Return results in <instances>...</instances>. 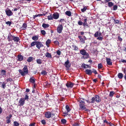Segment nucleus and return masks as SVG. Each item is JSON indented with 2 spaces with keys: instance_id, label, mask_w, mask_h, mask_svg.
<instances>
[{
  "instance_id": "nucleus-1",
  "label": "nucleus",
  "mask_w": 126,
  "mask_h": 126,
  "mask_svg": "<svg viewBox=\"0 0 126 126\" xmlns=\"http://www.w3.org/2000/svg\"><path fill=\"white\" fill-rule=\"evenodd\" d=\"M23 70L21 69L18 70L19 72L21 75L22 76H25L26 74H27L28 73V70L27 65H25L23 69Z\"/></svg>"
},
{
  "instance_id": "nucleus-2",
  "label": "nucleus",
  "mask_w": 126,
  "mask_h": 126,
  "mask_svg": "<svg viewBox=\"0 0 126 126\" xmlns=\"http://www.w3.org/2000/svg\"><path fill=\"white\" fill-rule=\"evenodd\" d=\"M91 103H94L95 101L97 103H99L101 101V98H100L99 96L98 95H96L95 97H93L91 99Z\"/></svg>"
},
{
  "instance_id": "nucleus-3",
  "label": "nucleus",
  "mask_w": 126,
  "mask_h": 126,
  "mask_svg": "<svg viewBox=\"0 0 126 126\" xmlns=\"http://www.w3.org/2000/svg\"><path fill=\"white\" fill-rule=\"evenodd\" d=\"M80 54L83 56V57L84 59H87L89 57V56L88 53L86 52L85 50L83 49L81 50H80Z\"/></svg>"
},
{
  "instance_id": "nucleus-4",
  "label": "nucleus",
  "mask_w": 126,
  "mask_h": 126,
  "mask_svg": "<svg viewBox=\"0 0 126 126\" xmlns=\"http://www.w3.org/2000/svg\"><path fill=\"white\" fill-rule=\"evenodd\" d=\"M79 110H85V111H88L89 110L86 109L85 105L84 104H79Z\"/></svg>"
},
{
  "instance_id": "nucleus-5",
  "label": "nucleus",
  "mask_w": 126,
  "mask_h": 126,
  "mask_svg": "<svg viewBox=\"0 0 126 126\" xmlns=\"http://www.w3.org/2000/svg\"><path fill=\"white\" fill-rule=\"evenodd\" d=\"M63 24L62 23L60 25H59L57 28V32L60 33H61L63 29Z\"/></svg>"
},
{
  "instance_id": "nucleus-6",
  "label": "nucleus",
  "mask_w": 126,
  "mask_h": 126,
  "mask_svg": "<svg viewBox=\"0 0 126 126\" xmlns=\"http://www.w3.org/2000/svg\"><path fill=\"white\" fill-rule=\"evenodd\" d=\"M71 63L69 62L68 59H67V61L65 62L64 64V65L67 68V70L69 69V68L71 66Z\"/></svg>"
},
{
  "instance_id": "nucleus-7",
  "label": "nucleus",
  "mask_w": 126,
  "mask_h": 126,
  "mask_svg": "<svg viewBox=\"0 0 126 126\" xmlns=\"http://www.w3.org/2000/svg\"><path fill=\"white\" fill-rule=\"evenodd\" d=\"M5 12L6 15L8 16H11L13 14L12 11L9 8H8V10H5Z\"/></svg>"
},
{
  "instance_id": "nucleus-8",
  "label": "nucleus",
  "mask_w": 126,
  "mask_h": 126,
  "mask_svg": "<svg viewBox=\"0 0 126 126\" xmlns=\"http://www.w3.org/2000/svg\"><path fill=\"white\" fill-rule=\"evenodd\" d=\"M75 84L70 81L66 83V85L67 88H72L73 87Z\"/></svg>"
},
{
  "instance_id": "nucleus-9",
  "label": "nucleus",
  "mask_w": 126,
  "mask_h": 126,
  "mask_svg": "<svg viewBox=\"0 0 126 126\" xmlns=\"http://www.w3.org/2000/svg\"><path fill=\"white\" fill-rule=\"evenodd\" d=\"M14 36L12 35L10 32L7 37V39L8 41L10 42L13 40Z\"/></svg>"
},
{
  "instance_id": "nucleus-10",
  "label": "nucleus",
  "mask_w": 126,
  "mask_h": 126,
  "mask_svg": "<svg viewBox=\"0 0 126 126\" xmlns=\"http://www.w3.org/2000/svg\"><path fill=\"white\" fill-rule=\"evenodd\" d=\"M45 116L47 118H50L51 116V113L49 111L46 112L45 113Z\"/></svg>"
},
{
  "instance_id": "nucleus-11",
  "label": "nucleus",
  "mask_w": 126,
  "mask_h": 126,
  "mask_svg": "<svg viewBox=\"0 0 126 126\" xmlns=\"http://www.w3.org/2000/svg\"><path fill=\"white\" fill-rule=\"evenodd\" d=\"M24 99L23 98H21L19 101V105L20 106H22L25 103Z\"/></svg>"
},
{
  "instance_id": "nucleus-12",
  "label": "nucleus",
  "mask_w": 126,
  "mask_h": 126,
  "mask_svg": "<svg viewBox=\"0 0 126 126\" xmlns=\"http://www.w3.org/2000/svg\"><path fill=\"white\" fill-rule=\"evenodd\" d=\"M36 47L39 49H40V47L43 46V45L41 42L38 41H36Z\"/></svg>"
},
{
  "instance_id": "nucleus-13",
  "label": "nucleus",
  "mask_w": 126,
  "mask_h": 126,
  "mask_svg": "<svg viewBox=\"0 0 126 126\" xmlns=\"http://www.w3.org/2000/svg\"><path fill=\"white\" fill-rule=\"evenodd\" d=\"M85 72L86 74L89 75H91L93 73V71L91 69H87L85 70Z\"/></svg>"
},
{
  "instance_id": "nucleus-14",
  "label": "nucleus",
  "mask_w": 126,
  "mask_h": 126,
  "mask_svg": "<svg viewBox=\"0 0 126 126\" xmlns=\"http://www.w3.org/2000/svg\"><path fill=\"white\" fill-rule=\"evenodd\" d=\"M53 18L55 19H57L59 17V14L57 13H54L53 14Z\"/></svg>"
},
{
  "instance_id": "nucleus-15",
  "label": "nucleus",
  "mask_w": 126,
  "mask_h": 126,
  "mask_svg": "<svg viewBox=\"0 0 126 126\" xmlns=\"http://www.w3.org/2000/svg\"><path fill=\"white\" fill-rule=\"evenodd\" d=\"M106 60L108 64L110 65H112V63L111 62V60L110 58H107Z\"/></svg>"
},
{
  "instance_id": "nucleus-16",
  "label": "nucleus",
  "mask_w": 126,
  "mask_h": 126,
  "mask_svg": "<svg viewBox=\"0 0 126 126\" xmlns=\"http://www.w3.org/2000/svg\"><path fill=\"white\" fill-rule=\"evenodd\" d=\"M29 81L33 84H35V79L33 77L30 78Z\"/></svg>"
},
{
  "instance_id": "nucleus-17",
  "label": "nucleus",
  "mask_w": 126,
  "mask_h": 126,
  "mask_svg": "<svg viewBox=\"0 0 126 126\" xmlns=\"http://www.w3.org/2000/svg\"><path fill=\"white\" fill-rule=\"evenodd\" d=\"M13 40L14 42H17L20 40V39L19 37L14 36Z\"/></svg>"
},
{
  "instance_id": "nucleus-18",
  "label": "nucleus",
  "mask_w": 126,
  "mask_h": 126,
  "mask_svg": "<svg viewBox=\"0 0 126 126\" xmlns=\"http://www.w3.org/2000/svg\"><path fill=\"white\" fill-rule=\"evenodd\" d=\"M17 57L18 58V60L19 61H21L23 59V57L21 55H17Z\"/></svg>"
},
{
  "instance_id": "nucleus-19",
  "label": "nucleus",
  "mask_w": 126,
  "mask_h": 126,
  "mask_svg": "<svg viewBox=\"0 0 126 126\" xmlns=\"http://www.w3.org/2000/svg\"><path fill=\"white\" fill-rule=\"evenodd\" d=\"M27 24L26 23H24L23 24L21 28H22V30H25L27 28Z\"/></svg>"
},
{
  "instance_id": "nucleus-20",
  "label": "nucleus",
  "mask_w": 126,
  "mask_h": 126,
  "mask_svg": "<svg viewBox=\"0 0 126 126\" xmlns=\"http://www.w3.org/2000/svg\"><path fill=\"white\" fill-rule=\"evenodd\" d=\"M88 7V6H84V7L83 8L81 9V11L82 12H84L86 10L88 9L87 7Z\"/></svg>"
},
{
  "instance_id": "nucleus-21",
  "label": "nucleus",
  "mask_w": 126,
  "mask_h": 126,
  "mask_svg": "<svg viewBox=\"0 0 126 126\" xmlns=\"http://www.w3.org/2000/svg\"><path fill=\"white\" fill-rule=\"evenodd\" d=\"M42 27L44 29H46L48 27L49 25L48 24L44 23L42 25Z\"/></svg>"
},
{
  "instance_id": "nucleus-22",
  "label": "nucleus",
  "mask_w": 126,
  "mask_h": 126,
  "mask_svg": "<svg viewBox=\"0 0 126 126\" xmlns=\"http://www.w3.org/2000/svg\"><path fill=\"white\" fill-rule=\"evenodd\" d=\"M45 56L46 57L48 58H52V56L51 54L47 52L45 54Z\"/></svg>"
},
{
  "instance_id": "nucleus-23",
  "label": "nucleus",
  "mask_w": 126,
  "mask_h": 126,
  "mask_svg": "<svg viewBox=\"0 0 126 126\" xmlns=\"http://www.w3.org/2000/svg\"><path fill=\"white\" fill-rule=\"evenodd\" d=\"M87 19L86 18H85L84 19V22L83 23V26H88V24L87 23Z\"/></svg>"
},
{
  "instance_id": "nucleus-24",
  "label": "nucleus",
  "mask_w": 126,
  "mask_h": 126,
  "mask_svg": "<svg viewBox=\"0 0 126 126\" xmlns=\"http://www.w3.org/2000/svg\"><path fill=\"white\" fill-rule=\"evenodd\" d=\"M118 78L120 79H122L123 77V74L121 73H119L118 75Z\"/></svg>"
},
{
  "instance_id": "nucleus-25",
  "label": "nucleus",
  "mask_w": 126,
  "mask_h": 126,
  "mask_svg": "<svg viewBox=\"0 0 126 126\" xmlns=\"http://www.w3.org/2000/svg\"><path fill=\"white\" fill-rule=\"evenodd\" d=\"M65 15L69 16H70L71 15V12L70 11H67L65 13Z\"/></svg>"
},
{
  "instance_id": "nucleus-26",
  "label": "nucleus",
  "mask_w": 126,
  "mask_h": 126,
  "mask_svg": "<svg viewBox=\"0 0 126 126\" xmlns=\"http://www.w3.org/2000/svg\"><path fill=\"white\" fill-rule=\"evenodd\" d=\"M37 63L38 64H41L42 63V61L40 59H38L36 60Z\"/></svg>"
},
{
  "instance_id": "nucleus-27",
  "label": "nucleus",
  "mask_w": 126,
  "mask_h": 126,
  "mask_svg": "<svg viewBox=\"0 0 126 126\" xmlns=\"http://www.w3.org/2000/svg\"><path fill=\"white\" fill-rule=\"evenodd\" d=\"M51 41L50 40L48 39L46 41V44L47 47H48L49 44L51 43Z\"/></svg>"
},
{
  "instance_id": "nucleus-28",
  "label": "nucleus",
  "mask_w": 126,
  "mask_h": 126,
  "mask_svg": "<svg viewBox=\"0 0 126 126\" xmlns=\"http://www.w3.org/2000/svg\"><path fill=\"white\" fill-rule=\"evenodd\" d=\"M114 23L115 24H119L120 22V20L116 19H113Z\"/></svg>"
},
{
  "instance_id": "nucleus-29",
  "label": "nucleus",
  "mask_w": 126,
  "mask_h": 126,
  "mask_svg": "<svg viewBox=\"0 0 126 126\" xmlns=\"http://www.w3.org/2000/svg\"><path fill=\"white\" fill-rule=\"evenodd\" d=\"M33 60V58L32 57H29L27 59V61L28 62H30Z\"/></svg>"
},
{
  "instance_id": "nucleus-30",
  "label": "nucleus",
  "mask_w": 126,
  "mask_h": 126,
  "mask_svg": "<svg viewBox=\"0 0 126 126\" xmlns=\"http://www.w3.org/2000/svg\"><path fill=\"white\" fill-rule=\"evenodd\" d=\"M6 71L4 70L3 69L1 70V73L2 75H6Z\"/></svg>"
},
{
  "instance_id": "nucleus-31",
  "label": "nucleus",
  "mask_w": 126,
  "mask_h": 126,
  "mask_svg": "<svg viewBox=\"0 0 126 126\" xmlns=\"http://www.w3.org/2000/svg\"><path fill=\"white\" fill-rule=\"evenodd\" d=\"M108 5L109 7H112L113 5V3L112 2H109L108 3Z\"/></svg>"
},
{
  "instance_id": "nucleus-32",
  "label": "nucleus",
  "mask_w": 126,
  "mask_h": 126,
  "mask_svg": "<svg viewBox=\"0 0 126 126\" xmlns=\"http://www.w3.org/2000/svg\"><path fill=\"white\" fill-rule=\"evenodd\" d=\"M38 36H35L32 37V39L33 40L36 41L38 39Z\"/></svg>"
},
{
  "instance_id": "nucleus-33",
  "label": "nucleus",
  "mask_w": 126,
  "mask_h": 126,
  "mask_svg": "<svg viewBox=\"0 0 126 126\" xmlns=\"http://www.w3.org/2000/svg\"><path fill=\"white\" fill-rule=\"evenodd\" d=\"M36 41H34L32 42L31 44V46L30 47H32L34 46L35 45H36Z\"/></svg>"
},
{
  "instance_id": "nucleus-34",
  "label": "nucleus",
  "mask_w": 126,
  "mask_h": 126,
  "mask_svg": "<svg viewBox=\"0 0 126 126\" xmlns=\"http://www.w3.org/2000/svg\"><path fill=\"white\" fill-rule=\"evenodd\" d=\"M66 109V110L67 112H69L71 110L69 107L68 105H66L65 107Z\"/></svg>"
},
{
  "instance_id": "nucleus-35",
  "label": "nucleus",
  "mask_w": 126,
  "mask_h": 126,
  "mask_svg": "<svg viewBox=\"0 0 126 126\" xmlns=\"http://www.w3.org/2000/svg\"><path fill=\"white\" fill-rule=\"evenodd\" d=\"M13 123L14 126H18L19 125V123L17 121H14Z\"/></svg>"
},
{
  "instance_id": "nucleus-36",
  "label": "nucleus",
  "mask_w": 126,
  "mask_h": 126,
  "mask_svg": "<svg viewBox=\"0 0 126 126\" xmlns=\"http://www.w3.org/2000/svg\"><path fill=\"white\" fill-rule=\"evenodd\" d=\"M72 47L74 48V50H78V48L75 45H72Z\"/></svg>"
},
{
  "instance_id": "nucleus-37",
  "label": "nucleus",
  "mask_w": 126,
  "mask_h": 126,
  "mask_svg": "<svg viewBox=\"0 0 126 126\" xmlns=\"http://www.w3.org/2000/svg\"><path fill=\"white\" fill-rule=\"evenodd\" d=\"M114 94L115 92H114L112 91H111L110 92L109 95L110 96L112 97Z\"/></svg>"
},
{
  "instance_id": "nucleus-38",
  "label": "nucleus",
  "mask_w": 126,
  "mask_h": 126,
  "mask_svg": "<svg viewBox=\"0 0 126 126\" xmlns=\"http://www.w3.org/2000/svg\"><path fill=\"white\" fill-rule=\"evenodd\" d=\"M47 18L49 20H52L53 18V16H52L51 15L47 16Z\"/></svg>"
},
{
  "instance_id": "nucleus-39",
  "label": "nucleus",
  "mask_w": 126,
  "mask_h": 126,
  "mask_svg": "<svg viewBox=\"0 0 126 126\" xmlns=\"http://www.w3.org/2000/svg\"><path fill=\"white\" fill-rule=\"evenodd\" d=\"M98 69H100L103 67V65L101 63H99L98 64Z\"/></svg>"
},
{
  "instance_id": "nucleus-40",
  "label": "nucleus",
  "mask_w": 126,
  "mask_h": 126,
  "mask_svg": "<svg viewBox=\"0 0 126 126\" xmlns=\"http://www.w3.org/2000/svg\"><path fill=\"white\" fill-rule=\"evenodd\" d=\"M5 23L6 24L8 25L9 26H11V25L12 24V22L10 21H8L6 22Z\"/></svg>"
},
{
  "instance_id": "nucleus-41",
  "label": "nucleus",
  "mask_w": 126,
  "mask_h": 126,
  "mask_svg": "<svg viewBox=\"0 0 126 126\" xmlns=\"http://www.w3.org/2000/svg\"><path fill=\"white\" fill-rule=\"evenodd\" d=\"M41 74L42 75H46L47 74V72L45 70L41 72Z\"/></svg>"
},
{
  "instance_id": "nucleus-42",
  "label": "nucleus",
  "mask_w": 126,
  "mask_h": 126,
  "mask_svg": "<svg viewBox=\"0 0 126 126\" xmlns=\"http://www.w3.org/2000/svg\"><path fill=\"white\" fill-rule=\"evenodd\" d=\"M41 33L43 35H44L46 34V32L44 30H41Z\"/></svg>"
},
{
  "instance_id": "nucleus-43",
  "label": "nucleus",
  "mask_w": 126,
  "mask_h": 126,
  "mask_svg": "<svg viewBox=\"0 0 126 126\" xmlns=\"http://www.w3.org/2000/svg\"><path fill=\"white\" fill-rule=\"evenodd\" d=\"M99 32L98 31L96 32L94 34V36L95 37H97L98 36Z\"/></svg>"
},
{
  "instance_id": "nucleus-44",
  "label": "nucleus",
  "mask_w": 126,
  "mask_h": 126,
  "mask_svg": "<svg viewBox=\"0 0 126 126\" xmlns=\"http://www.w3.org/2000/svg\"><path fill=\"white\" fill-rule=\"evenodd\" d=\"M78 101L79 102V104H85V102L84 101L82 100H78Z\"/></svg>"
},
{
  "instance_id": "nucleus-45",
  "label": "nucleus",
  "mask_w": 126,
  "mask_h": 126,
  "mask_svg": "<svg viewBox=\"0 0 126 126\" xmlns=\"http://www.w3.org/2000/svg\"><path fill=\"white\" fill-rule=\"evenodd\" d=\"M2 88L4 89L6 87V83L4 82H3L2 84Z\"/></svg>"
},
{
  "instance_id": "nucleus-46",
  "label": "nucleus",
  "mask_w": 126,
  "mask_h": 126,
  "mask_svg": "<svg viewBox=\"0 0 126 126\" xmlns=\"http://www.w3.org/2000/svg\"><path fill=\"white\" fill-rule=\"evenodd\" d=\"M13 80L11 78H8L6 80V81L7 82H8L9 81L12 82L13 81Z\"/></svg>"
},
{
  "instance_id": "nucleus-47",
  "label": "nucleus",
  "mask_w": 126,
  "mask_h": 126,
  "mask_svg": "<svg viewBox=\"0 0 126 126\" xmlns=\"http://www.w3.org/2000/svg\"><path fill=\"white\" fill-rule=\"evenodd\" d=\"M61 122L63 124H65L66 122V121L65 119H62L61 120Z\"/></svg>"
},
{
  "instance_id": "nucleus-48",
  "label": "nucleus",
  "mask_w": 126,
  "mask_h": 126,
  "mask_svg": "<svg viewBox=\"0 0 126 126\" xmlns=\"http://www.w3.org/2000/svg\"><path fill=\"white\" fill-rule=\"evenodd\" d=\"M117 6L116 5H115L113 6V9L114 10H115L117 9Z\"/></svg>"
},
{
  "instance_id": "nucleus-49",
  "label": "nucleus",
  "mask_w": 126,
  "mask_h": 126,
  "mask_svg": "<svg viewBox=\"0 0 126 126\" xmlns=\"http://www.w3.org/2000/svg\"><path fill=\"white\" fill-rule=\"evenodd\" d=\"M110 122H108L107 120L106 119H105L103 121V123H106L108 125H109L110 123Z\"/></svg>"
},
{
  "instance_id": "nucleus-50",
  "label": "nucleus",
  "mask_w": 126,
  "mask_h": 126,
  "mask_svg": "<svg viewBox=\"0 0 126 126\" xmlns=\"http://www.w3.org/2000/svg\"><path fill=\"white\" fill-rule=\"evenodd\" d=\"M111 0H105V1H104V2L103 1H102L101 2L102 3H107L109 2Z\"/></svg>"
},
{
  "instance_id": "nucleus-51",
  "label": "nucleus",
  "mask_w": 126,
  "mask_h": 126,
  "mask_svg": "<svg viewBox=\"0 0 126 126\" xmlns=\"http://www.w3.org/2000/svg\"><path fill=\"white\" fill-rule=\"evenodd\" d=\"M41 121L42 123L44 125H45L46 124V122L45 120H41Z\"/></svg>"
},
{
  "instance_id": "nucleus-52",
  "label": "nucleus",
  "mask_w": 126,
  "mask_h": 126,
  "mask_svg": "<svg viewBox=\"0 0 126 126\" xmlns=\"http://www.w3.org/2000/svg\"><path fill=\"white\" fill-rule=\"evenodd\" d=\"M54 43L56 45H59V43L58 41H56L54 42Z\"/></svg>"
},
{
  "instance_id": "nucleus-53",
  "label": "nucleus",
  "mask_w": 126,
  "mask_h": 126,
  "mask_svg": "<svg viewBox=\"0 0 126 126\" xmlns=\"http://www.w3.org/2000/svg\"><path fill=\"white\" fill-rule=\"evenodd\" d=\"M103 39V38L101 36H99L98 37L97 39L99 40H102Z\"/></svg>"
},
{
  "instance_id": "nucleus-54",
  "label": "nucleus",
  "mask_w": 126,
  "mask_h": 126,
  "mask_svg": "<svg viewBox=\"0 0 126 126\" xmlns=\"http://www.w3.org/2000/svg\"><path fill=\"white\" fill-rule=\"evenodd\" d=\"M86 65L84 63H83L81 65V67L83 68H86Z\"/></svg>"
},
{
  "instance_id": "nucleus-55",
  "label": "nucleus",
  "mask_w": 126,
  "mask_h": 126,
  "mask_svg": "<svg viewBox=\"0 0 126 126\" xmlns=\"http://www.w3.org/2000/svg\"><path fill=\"white\" fill-rule=\"evenodd\" d=\"M56 53L57 54L59 55H60L61 54V51L59 50H58L57 51Z\"/></svg>"
},
{
  "instance_id": "nucleus-56",
  "label": "nucleus",
  "mask_w": 126,
  "mask_h": 126,
  "mask_svg": "<svg viewBox=\"0 0 126 126\" xmlns=\"http://www.w3.org/2000/svg\"><path fill=\"white\" fill-rule=\"evenodd\" d=\"M83 24V22L80 21H79L78 22V24L79 25H81Z\"/></svg>"
},
{
  "instance_id": "nucleus-57",
  "label": "nucleus",
  "mask_w": 126,
  "mask_h": 126,
  "mask_svg": "<svg viewBox=\"0 0 126 126\" xmlns=\"http://www.w3.org/2000/svg\"><path fill=\"white\" fill-rule=\"evenodd\" d=\"M12 115L11 114H10L8 116H7L6 117V119H10V118L12 117Z\"/></svg>"
},
{
  "instance_id": "nucleus-58",
  "label": "nucleus",
  "mask_w": 126,
  "mask_h": 126,
  "mask_svg": "<svg viewBox=\"0 0 126 126\" xmlns=\"http://www.w3.org/2000/svg\"><path fill=\"white\" fill-rule=\"evenodd\" d=\"M6 120V122L7 124L11 122V120L10 119H7Z\"/></svg>"
},
{
  "instance_id": "nucleus-59",
  "label": "nucleus",
  "mask_w": 126,
  "mask_h": 126,
  "mask_svg": "<svg viewBox=\"0 0 126 126\" xmlns=\"http://www.w3.org/2000/svg\"><path fill=\"white\" fill-rule=\"evenodd\" d=\"M29 96L27 95H26L25 96V97L24 98V99L25 100H28V99H29Z\"/></svg>"
},
{
  "instance_id": "nucleus-60",
  "label": "nucleus",
  "mask_w": 126,
  "mask_h": 126,
  "mask_svg": "<svg viewBox=\"0 0 126 126\" xmlns=\"http://www.w3.org/2000/svg\"><path fill=\"white\" fill-rule=\"evenodd\" d=\"M80 40L81 41V42L83 44L84 43H85V40L83 39L82 38L81 39V40Z\"/></svg>"
},
{
  "instance_id": "nucleus-61",
  "label": "nucleus",
  "mask_w": 126,
  "mask_h": 126,
  "mask_svg": "<svg viewBox=\"0 0 126 126\" xmlns=\"http://www.w3.org/2000/svg\"><path fill=\"white\" fill-rule=\"evenodd\" d=\"M93 72L95 74H97V73L95 70L94 69H93Z\"/></svg>"
},
{
  "instance_id": "nucleus-62",
  "label": "nucleus",
  "mask_w": 126,
  "mask_h": 126,
  "mask_svg": "<svg viewBox=\"0 0 126 126\" xmlns=\"http://www.w3.org/2000/svg\"><path fill=\"white\" fill-rule=\"evenodd\" d=\"M118 39L120 41H121L122 40V38H121L119 36L118 37Z\"/></svg>"
},
{
  "instance_id": "nucleus-63",
  "label": "nucleus",
  "mask_w": 126,
  "mask_h": 126,
  "mask_svg": "<svg viewBox=\"0 0 126 126\" xmlns=\"http://www.w3.org/2000/svg\"><path fill=\"white\" fill-rule=\"evenodd\" d=\"M121 62L123 63H126V60H125L123 59H121Z\"/></svg>"
},
{
  "instance_id": "nucleus-64",
  "label": "nucleus",
  "mask_w": 126,
  "mask_h": 126,
  "mask_svg": "<svg viewBox=\"0 0 126 126\" xmlns=\"http://www.w3.org/2000/svg\"><path fill=\"white\" fill-rule=\"evenodd\" d=\"M35 123L31 124L29 125V126H34L35 124Z\"/></svg>"
}]
</instances>
